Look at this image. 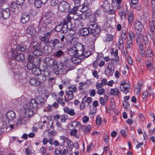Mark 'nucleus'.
<instances>
[{"label": "nucleus", "mask_w": 155, "mask_h": 155, "mask_svg": "<svg viewBox=\"0 0 155 155\" xmlns=\"http://www.w3.org/2000/svg\"><path fill=\"white\" fill-rule=\"evenodd\" d=\"M87 26L89 31H91L97 28H98L94 20L89 21L87 24Z\"/></svg>", "instance_id": "11"}, {"label": "nucleus", "mask_w": 155, "mask_h": 155, "mask_svg": "<svg viewBox=\"0 0 155 155\" xmlns=\"http://www.w3.org/2000/svg\"><path fill=\"white\" fill-rule=\"evenodd\" d=\"M7 118L9 120H12L15 118V114L13 111H9L6 114Z\"/></svg>", "instance_id": "13"}, {"label": "nucleus", "mask_w": 155, "mask_h": 155, "mask_svg": "<svg viewBox=\"0 0 155 155\" xmlns=\"http://www.w3.org/2000/svg\"><path fill=\"white\" fill-rule=\"evenodd\" d=\"M81 34L82 36L87 35L90 33V31L88 28H84L82 29L81 30Z\"/></svg>", "instance_id": "31"}, {"label": "nucleus", "mask_w": 155, "mask_h": 155, "mask_svg": "<svg viewBox=\"0 0 155 155\" xmlns=\"http://www.w3.org/2000/svg\"><path fill=\"white\" fill-rule=\"evenodd\" d=\"M23 123V121L22 120V119L21 117H19L17 120V121H16L15 122L16 124H15V125L18 126L22 124Z\"/></svg>", "instance_id": "55"}, {"label": "nucleus", "mask_w": 155, "mask_h": 155, "mask_svg": "<svg viewBox=\"0 0 155 155\" xmlns=\"http://www.w3.org/2000/svg\"><path fill=\"white\" fill-rule=\"evenodd\" d=\"M146 54L147 59L149 60L150 59L153 57V54L151 49L150 48L147 49L146 51Z\"/></svg>", "instance_id": "22"}, {"label": "nucleus", "mask_w": 155, "mask_h": 155, "mask_svg": "<svg viewBox=\"0 0 155 155\" xmlns=\"http://www.w3.org/2000/svg\"><path fill=\"white\" fill-rule=\"evenodd\" d=\"M74 92L72 91L71 90H68L65 92V94L68 96V98L69 100L72 99L74 97Z\"/></svg>", "instance_id": "23"}, {"label": "nucleus", "mask_w": 155, "mask_h": 155, "mask_svg": "<svg viewBox=\"0 0 155 155\" xmlns=\"http://www.w3.org/2000/svg\"><path fill=\"white\" fill-rule=\"evenodd\" d=\"M119 92V90L117 88L112 89L110 91L111 94L114 95H117Z\"/></svg>", "instance_id": "44"}, {"label": "nucleus", "mask_w": 155, "mask_h": 155, "mask_svg": "<svg viewBox=\"0 0 155 155\" xmlns=\"http://www.w3.org/2000/svg\"><path fill=\"white\" fill-rule=\"evenodd\" d=\"M119 15L121 20L126 19V14L124 11H120L119 12Z\"/></svg>", "instance_id": "47"}, {"label": "nucleus", "mask_w": 155, "mask_h": 155, "mask_svg": "<svg viewBox=\"0 0 155 155\" xmlns=\"http://www.w3.org/2000/svg\"><path fill=\"white\" fill-rule=\"evenodd\" d=\"M83 128H85L84 130H83L84 134H87L90 132L91 127L90 126L88 125L87 127L83 126Z\"/></svg>", "instance_id": "50"}, {"label": "nucleus", "mask_w": 155, "mask_h": 155, "mask_svg": "<svg viewBox=\"0 0 155 155\" xmlns=\"http://www.w3.org/2000/svg\"><path fill=\"white\" fill-rule=\"evenodd\" d=\"M21 22L22 23H25L28 22L29 20V17L28 13H24L21 16Z\"/></svg>", "instance_id": "15"}, {"label": "nucleus", "mask_w": 155, "mask_h": 155, "mask_svg": "<svg viewBox=\"0 0 155 155\" xmlns=\"http://www.w3.org/2000/svg\"><path fill=\"white\" fill-rule=\"evenodd\" d=\"M68 90H72V91L74 93L76 92L77 91V88L76 86L73 84H70L68 87Z\"/></svg>", "instance_id": "43"}, {"label": "nucleus", "mask_w": 155, "mask_h": 155, "mask_svg": "<svg viewBox=\"0 0 155 155\" xmlns=\"http://www.w3.org/2000/svg\"><path fill=\"white\" fill-rule=\"evenodd\" d=\"M36 66L32 62H28L27 64V68L29 70L32 71L33 68L36 67Z\"/></svg>", "instance_id": "37"}, {"label": "nucleus", "mask_w": 155, "mask_h": 155, "mask_svg": "<svg viewBox=\"0 0 155 155\" xmlns=\"http://www.w3.org/2000/svg\"><path fill=\"white\" fill-rule=\"evenodd\" d=\"M41 47V44L39 43H37L35 45L33 46V48L35 50H40Z\"/></svg>", "instance_id": "59"}, {"label": "nucleus", "mask_w": 155, "mask_h": 155, "mask_svg": "<svg viewBox=\"0 0 155 155\" xmlns=\"http://www.w3.org/2000/svg\"><path fill=\"white\" fill-rule=\"evenodd\" d=\"M32 72L34 74L36 75H40L41 71V70L37 66L35 68H33L32 71Z\"/></svg>", "instance_id": "29"}, {"label": "nucleus", "mask_w": 155, "mask_h": 155, "mask_svg": "<svg viewBox=\"0 0 155 155\" xmlns=\"http://www.w3.org/2000/svg\"><path fill=\"white\" fill-rule=\"evenodd\" d=\"M114 66H112L111 64H109L107 68L105 71V75L108 76H112L114 72Z\"/></svg>", "instance_id": "7"}, {"label": "nucleus", "mask_w": 155, "mask_h": 155, "mask_svg": "<svg viewBox=\"0 0 155 155\" xmlns=\"http://www.w3.org/2000/svg\"><path fill=\"white\" fill-rule=\"evenodd\" d=\"M121 135L124 137H126L127 135V133L125 130H122L120 131Z\"/></svg>", "instance_id": "64"}, {"label": "nucleus", "mask_w": 155, "mask_h": 155, "mask_svg": "<svg viewBox=\"0 0 155 155\" xmlns=\"http://www.w3.org/2000/svg\"><path fill=\"white\" fill-rule=\"evenodd\" d=\"M134 28L136 33H139L142 31L143 26V24L139 21L137 20L134 22Z\"/></svg>", "instance_id": "6"}, {"label": "nucleus", "mask_w": 155, "mask_h": 155, "mask_svg": "<svg viewBox=\"0 0 155 155\" xmlns=\"http://www.w3.org/2000/svg\"><path fill=\"white\" fill-rule=\"evenodd\" d=\"M84 54H83V58H86L88 57L89 56H90L91 54V53L90 51H87L84 52Z\"/></svg>", "instance_id": "63"}, {"label": "nucleus", "mask_w": 155, "mask_h": 155, "mask_svg": "<svg viewBox=\"0 0 155 155\" xmlns=\"http://www.w3.org/2000/svg\"><path fill=\"white\" fill-rule=\"evenodd\" d=\"M101 6L105 9L107 10L109 8L110 4L108 1L105 0L103 2Z\"/></svg>", "instance_id": "30"}, {"label": "nucleus", "mask_w": 155, "mask_h": 155, "mask_svg": "<svg viewBox=\"0 0 155 155\" xmlns=\"http://www.w3.org/2000/svg\"><path fill=\"white\" fill-rule=\"evenodd\" d=\"M68 119V116L67 114L63 115L61 117V120L62 122H64Z\"/></svg>", "instance_id": "56"}, {"label": "nucleus", "mask_w": 155, "mask_h": 155, "mask_svg": "<svg viewBox=\"0 0 155 155\" xmlns=\"http://www.w3.org/2000/svg\"><path fill=\"white\" fill-rule=\"evenodd\" d=\"M27 33L30 35H33L36 32L35 29L33 25H31L26 29Z\"/></svg>", "instance_id": "16"}, {"label": "nucleus", "mask_w": 155, "mask_h": 155, "mask_svg": "<svg viewBox=\"0 0 155 155\" xmlns=\"http://www.w3.org/2000/svg\"><path fill=\"white\" fill-rule=\"evenodd\" d=\"M102 122V119L99 116H97L96 117V123L97 125H100L101 124Z\"/></svg>", "instance_id": "61"}, {"label": "nucleus", "mask_w": 155, "mask_h": 155, "mask_svg": "<svg viewBox=\"0 0 155 155\" xmlns=\"http://www.w3.org/2000/svg\"><path fill=\"white\" fill-rule=\"evenodd\" d=\"M53 13L50 11L47 12L45 13V18H50L53 16Z\"/></svg>", "instance_id": "46"}, {"label": "nucleus", "mask_w": 155, "mask_h": 155, "mask_svg": "<svg viewBox=\"0 0 155 155\" xmlns=\"http://www.w3.org/2000/svg\"><path fill=\"white\" fill-rule=\"evenodd\" d=\"M58 70L60 71V72H66L68 70V68L64 64L63 65L61 64L60 68L59 67H58Z\"/></svg>", "instance_id": "32"}, {"label": "nucleus", "mask_w": 155, "mask_h": 155, "mask_svg": "<svg viewBox=\"0 0 155 155\" xmlns=\"http://www.w3.org/2000/svg\"><path fill=\"white\" fill-rule=\"evenodd\" d=\"M55 155H62L61 153V149L60 148H57L55 151Z\"/></svg>", "instance_id": "62"}, {"label": "nucleus", "mask_w": 155, "mask_h": 155, "mask_svg": "<svg viewBox=\"0 0 155 155\" xmlns=\"http://www.w3.org/2000/svg\"><path fill=\"white\" fill-rule=\"evenodd\" d=\"M32 62L37 66L40 63V58L38 56H35L33 58Z\"/></svg>", "instance_id": "27"}, {"label": "nucleus", "mask_w": 155, "mask_h": 155, "mask_svg": "<svg viewBox=\"0 0 155 155\" xmlns=\"http://www.w3.org/2000/svg\"><path fill=\"white\" fill-rule=\"evenodd\" d=\"M42 4H44L43 3L41 0H35V5L37 8H40Z\"/></svg>", "instance_id": "42"}, {"label": "nucleus", "mask_w": 155, "mask_h": 155, "mask_svg": "<svg viewBox=\"0 0 155 155\" xmlns=\"http://www.w3.org/2000/svg\"><path fill=\"white\" fill-rule=\"evenodd\" d=\"M114 38V36L111 34H108L106 37L105 41H112Z\"/></svg>", "instance_id": "54"}, {"label": "nucleus", "mask_w": 155, "mask_h": 155, "mask_svg": "<svg viewBox=\"0 0 155 155\" xmlns=\"http://www.w3.org/2000/svg\"><path fill=\"white\" fill-rule=\"evenodd\" d=\"M72 62L71 60V61L69 60H67L66 61H65L64 62V64H65L68 68L72 67Z\"/></svg>", "instance_id": "45"}, {"label": "nucleus", "mask_w": 155, "mask_h": 155, "mask_svg": "<svg viewBox=\"0 0 155 155\" xmlns=\"http://www.w3.org/2000/svg\"><path fill=\"white\" fill-rule=\"evenodd\" d=\"M130 82L127 81H122L120 83V90L121 91L123 92L125 94L129 92V90L130 88Z\"/></svg>", "instance_id": "3"}, {"label": "nucleus", "mask_w": 155, "mask_h": 155, "mask_svg": "<svg viewBox=\"0 0 155 155\" xmlns=\"http://www.w3.org/2000/svg\"><path fill=\"white\" fill-rule=\"evenodd\" d=\"M74 18V17L70 15H68L66 18L62 20L61 22V23L63 25H67L69 22H71V20L72 18Z\"/></svg>", "instance_id": "18"}, {"label": "nucleus", "mask_w": 155, "mask_h": 155, "mask_svg": "<svg viewBox=\"0 0 155 155\" xmlns=\"http://www.w3.org/2000/svg\"><path fill=\"white\" fill-rule=\"evenodd\" d=\"M123 105L124 108L128 109L129 104L128 102L124 100L123 102Z\"/></svg>", "instance_id": "60"}, {"label": "nucleus", "mask_w": 155, "mask_h": 155, "mask_svg": "<svg viewBox=\"0 0 155 155\" xmlns=\"http://www.w3.org/2000/svg\"><path fill=\"white\" fill-rule=\"evenodd\" d=\"M25 113L27 117H30L33 114V111L30 108H27L25 109Z\"/></svg>", "instance_id": "25"}, {"label": "nucleus", "mask_w": 155, "mask_h": 155, "mask_svg": "<svg viewBox=\"0 0 155 155\" xmlns=\"http://www.w3.org/2000/svg\"><path fill=\"white\" fill-rule=\"evenodd\" d=\"M58 8L64 12H67L70 9V4L67 2L62 1L58 4Z\"/></svg>", "instance_id": "5"}, {"label": "nucleus", "mask_w": 155, "mask_h": 155, "mask_svg": "<svg viewBox=\"0 0 155 155\" xmlns=\"http://www.w3.org/2000/svg\"><path fill=\"white\" fill-rule=\"evenodd\" d=\"M124 41L122 38H119L118 41V48L120 49H122L124 48Z\"/></svg>", "instance_id": "41"}, {"label": "nucleus", "mask_w": 155, "mask_h": 155, "mask_svg": "<svg viewBox=\"0 0 155 155\" xmlns=\"http://www.w3.org/2000/svg\"><path fill=\"white\" fill-rule=\"evenodd\" d=\"M29 83L31 85L35 86H38L40 85V83L38 81V79L32 78L30 79Z\"/></svg>", "instance_id": "17"}, {"label": "nucleus", "mask_w": 155, "mask_h": 155, "mask_svg": "<svg viewBox=\"0 0 155 155\" xmlns=\"http://www.w3.org/2000/svg\"><path fill=\"white\" fill-rule=\"evenodd\" d=\"M40 40L44 42L45 43H50V39L48 37L46 38L44 36L41 37L40 38Z\"/></svg>", "instance_id": "49"}, {"label": "nucleus", "mask_w": 155, "mask_h": 155, "mask_svg": "<svg viewBox=\"0 0 155 155\" xmlns=\"http://www.w3.org/2000/svg\"><path fill=\"white\" fill-rule=\"evenodd\" d=\"M76 5L78 11L84 12L87 10L88 4L87 3L85 2L83 5Z\"/></svg>", "instance_id": "9"}, {"label": "nucleus", "mask_w": 155, "mask_h": 155, "mask_svg": "<svg viewBox=\"0 0 155 155\" xmlns=\"http://www.w3.org/2000/svg\"><path fill=\"white\" fill-rule=\"evenodd\" d=\"M74 25L76 27L82 26V24L80 21L79 18L74 19Z\"/></svg>", "instance_id": "38"}, {"label": "nucleus", "mask_w": 155, "mask_h": 155, "mask_svg": "<svg viewBox=\"0 0 155 155\" xmlns=\"http://www.w3.org/2000/svg\"><path fill=\"white\" fill-rule=\"evenodd\" d=\"M80 123L79 122L74 121L71 122L70 123V125L71 126L73 127V128H75L77 126H79L80 124Z\"/></svg>", "instance_id": "39"}, {"label": "nucleus", "mask_w": 155, "mask_h": 155, "mask_svg": "<svg viewBox=\"0 0 155 155\" xmlns=\"http://www.w3.org/2000/svg\"><path fill=\"white\" fill-rule=\"evenodd\" d=\"M63 150L62 153V155H71L72 153L68 151L67 147L66 146H64L63 147Z\"/></svg>", "instance_id": "35"}, {"label": "nucleus", "mask_w": 155, "mask_h": 155, "mask_svg": "<svg viewBox=\"0 0 155 155\" xmlns=\"http://www.w3.org/2000/svg\"><path fill=\"white\" fill-rule=\"evenodd\" d=\"M79 45V46L81 47L82 49L81 50H79V49L78 48V51L75 56L81 58L83 60V54H84V51L85 50V48L84 45L82 44H80Z\"/></svg>", "instance_id": "12"}, {"label": "nucleus", "mask_w": 155, "mask_h": 155, "mask_svg": "<svg viewBox=\"0 0 155 155\" xmlns=\"http://www.w3.org/2000/svg\"><path fill=\"white\" fill-rule=\"evenodd\" d=\"M29 104L30 106L34 109H36L39 107L35 99H31L29 101Z\"/></svg>", "instance_id": "20"}, {"label": "nucleus", "mask_w": 155, "mask_h": 155, "mask_svg": "<svg viewBox=\"0 0 155 155\" xmlns=\"http://www.w3.org/2000/svg\"><path fill=\"white\" fill-rule=\"evenodd\" d=\"M84 101V103L85 104L87 103V106H89V104L92 102V100L91 97L86 98V97H84L82 101Z\"/></svg>", "instance_id": "34"}, {"label": "nucleus", "mask_w": 155, "mask_h": 155, "mask_svg": "<svg viewBox=\"0 0 155 155\" xmlns=\"http://www.w3.org/2000/svg\"><path fill=\"white\" fill-rule=\"evenodd\" d=\"M52 44L53 49L54 50L56 49V47L57 45H58L59 43V40L57 39H54L52 40Z\"/></svg>", "instance_id": "36"}, {"label": "nucleus", "mask_w": 155, "mask_h": 155, "mask_svg": "<svg viewBox=\"0 0 155 155\" xmlns=\"http://www.w3.org/2000/svg\"><path fill=\"white\" fill-rule=\"evenodd\" d=\"M2 17L5 18H8L10 15V12L8 8H6L2 10Z\"/></svg>", "instance_id": "14"}, {"label": "nucleus", "mask_w": 155, "mask_h": 155, "mask_svg": "<svg viewBox=\"0 0 155 155\" xmlns=\"http://www.w3.org/2000/svg\"><path fill=\"white\" fill-rule=\"evenodd\" d=\"M64 55V52L61 50H60L57 51L54 54V55L57 57H60L63 56Z\"/></svg>", "instance_id": "40"}, {"label": "nucleus", "mask_w": 155, "mask_h": 155, "mask_svg": "<svg viewBox=\"0 0 155 155\" xmlns=\"http://www.w3.org/2000/svg\"><path fill=\"white\" fill-rule=\"evenodd\" d=\"M43 23L45 25H48L51 23V20L50 18H45Z\"/></svg>", "instance_id": "58"}, {"label": "nucleus", "mask_w": 155, "mask_h": 155, "mask_svg": "<svg viewBox=\"0 0 155 155\" xmlns=\"http://www.w3.org/2000/svg\"><path fill=\"white\" fill-rule=\"evenodd\" d=\"M90 33L93 35L96 36V35H97L100 32V30L99 28H97L94 30L89 31Z\"/></svg>", "instance_id": "33"}, {"label": "nucleus", "mask_w": 155, "mask_h": 155, "mask_svg": "<svg viewBox=\"0 0 155 155\" xmlns=\"http://www.w3.org/2000/svg\"><path fill=\"white\" fill-rule=\"evenodd\" d=\"M70 47L68 51V54L71 56H75L78 50V44L73 39H71L70 41Z\"/></svg>", "instance_id": "1"}, {"label": "nucleus", "mask_w": 155, "mask_h": 155, "mask_svg": "<svg viewBox=\"0 0 155 155\" xmlns=\"http://www.w3.org/2000/svg\"><path fill=\"white\" fill-rule=\"evenodd\" d=\"M33 53L35 55H36V56L42 55L43 54V53L41 51V49L39 50H35L34 51Z\"/></svg>", "instance_id": "51"}, {"label": "nucleus", "mask_w": 155, "mask_h": 155, "mask_svg": "<svg viewBox=\"0 0 155 155\" xmlns=\"http://www.w3.org/2000/svg\"><path fill=\"white\" fill-rule=\"evenodd\" d=\"M27 49V46L23 43L18 45H14L12 48V54L13 55H15L17 54L18 50L20 51H25Z\"/></svg>", "instance_id": "2"}, {"label": "nucleus", "mask_w": 155, "mask_h": 155, "mask_svg": "<svg viewBox=\"0 0 155 155\" xmlns=\"http://www.w3.org/2000/svg\"><path fill=\"white\" fill-rule=\"evenodd\" d=\"M38 104L39 107L41 106H43L45 104V100L41 95L37 96L35 99Z\"/></svg>", "instance_id": "8"}, {"label": "nucleus", "mask_w": 155, "mask_h": 155, "mask_svg": "<svg viewBox=\"0 0 155 155\" xmlns=\"http://www.w3.org/2000/svg\"><path fill=\"white\" fill-rule=\"evenodd\" d=\"M38 81L40 83V85L45 83L46 81V78L43 75H40L37 78Z\"/></svg>", "instance_id": "26"}, {"label": "nucleus", "mask_w": 155, "mask_h": 155, "mask_svg": "<svg viewBox=\"0 0 155 155\" xmlns=\"http://www.w3.org/2000/svg\"><path fill=\"white\" fill-rule=\"evenodd\" d=\"M81 58L79 57L75 56L72 57L71 59V61L72 63L75 64H78L80 63L81 61Z\"/></svg>", "instance_id": "24"}, {"label": "nucleus", "mask_w": 155, "mask_h": 155, "mask_svg": "<svg viewBox=\"0 0 155 155\" xmlns=\"http://www.w3.org/2000/svg\"><path fill=\"white\" fill-rule=\"evenodd\" d=\"M134 17L132 12H130L128 14V20L129 24L131 26L133 23Z\"/></svg>", "instance_id": "21"}, {"label": "nucleus", "mask_w": 155, "mask_h": 155, "mask_svg": "<svg viewBox=\"0 0 155 155\" xmlns=\"http://www.w3.org/2000/svg\"><path fill=\"white\" fill-rule=\"evenodd\" d=\"M64 112L67 113L71 116H73L75 114L74 110L72 109H70L68 107H64L63 109Z\"/></svg>", "instance_id": "19"}, {"label": "nucleus", "mask_w": 155, "mask_h": 155, "mask_svg": "<svg viewBox=\"0 0 155 155\" xmlns=\"http://www.w3.org/2000/svg\"><path fill=\"white\" fill-rule=\"evenodd\" d=\"M143 41L145 46H147V45H148L149 41L147 35H145L144 36Z\"/></svg>", "instance_id": "57"}, {"label": "nucleus", "mask_w": 155, "mask_h": 155, "mask_svg": "<svg viewBox=\"0 0 155 155\" xmlns=\"http://www.w3.org/2000/svg\"><path fill=\"white\" fill-rule=\"evenodd\" d=\"M133 45L132 41L128 39L127 43V48L129 49L132 47Z\"/></svg>", "instance_id": "48"}, {"label": "nucleus", "mask_w": 155, "mask_h": 155, "mask_svg": "<svg viewBox=\"0 0 155 155\" xmlns=\"http://www.w3.org/2000/svg\"><path fill=\"white\" fill-rule=\"evenodd\" d=\"M138 34L136 39V43H139L140 42H142L144 36L142 34L140 33Z\"/></svg>", "instance_id": "28"}, {"label": "nucleus", "mask_w": 155, "mask_h": 155, "mask_svg": "<svg viewBox=\"0 0 155 155\" xmlns=\"http://www.w3.org/2000/svg\"><path fill=\"white\" fill-rule=\"evenodd\" d=\"M78 11L76 6H74L73 8L69 12L70 15L71 14H75L77 13V11Z\"/></svg>", "instance_id": "52"}, {"label": "nucleus", "mask_w": 155, "mask_h": 155, "mask_svg": "<svg viewBox=\"0 0 155 155\" xmlns=\"http://www.w3.org/2000/svg\"><path fill=\"white\" fill-rule=\"evenodd\" d=\"M147 32L151 38L153 39L154 38L155 35V27L153 21L152 20L149 21V29L147 30Z\"/></svg>", "instance_id": "4"}, {"label": "nucleus", "mask_w": 155, "mask_h": 155, "mask_svg": "<svg viewBox=\"0 0 155 155\" xmlns=\"http://www.w3.org/2000/svg\"><path fill=\"white\" fill-rule=\"evenodd\" d=\"M12 58L17 61H21L24 60L25 57L24 55L21 54H18L17 55L16 54L15 55H13L12 54Z\"/></svg>", "instance_id": "10"}, {"label": "nucleus", "mask_w": 155, "mask_h": 155, "mask_svg": "<svg viewBox=\"0 0 155 155\" xmlns=\"http://www.w3.org/2000/svg\"><path fill=\"white\" fill-rule=\"evenodd\" d=\"M67 144L69 148L72 149L74 147L73 143L69 139L67 141Z\"/></svg>", "instance_id": "53"}]
</instances>
